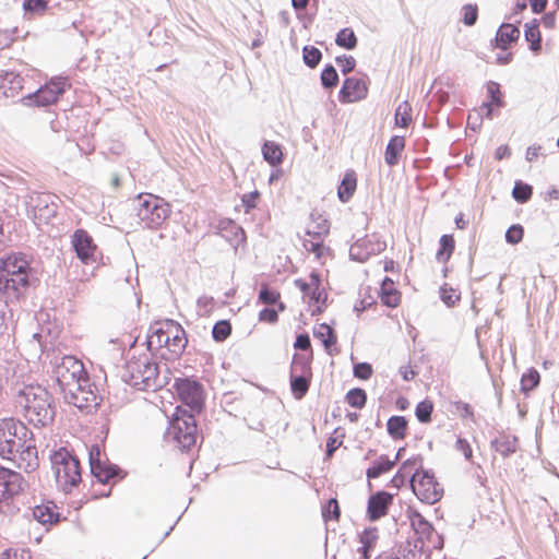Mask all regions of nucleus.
Instances as JSON below:
<instances>
[{
	"instance_id": "52",
	"label": "nucleus",
	"mask_w": 559,
	"mask_h": 559,
	"mask_svg": "<svg viewBox=\"0 0 559 559\" xmlns=\"http://www.w3.org/2000/svg\"><path fill=\"white\" fill-rule=\"evenodd\" d=\"M323 233H324V230L323 231H312L313 238L306 239L304 241V247L306 248V250L313 252L318 258H320L322 254L323 241H324V238H322Z\"/></svg>"
},
{
	"instance_id": "9",
	"label": "nucleus",
	"mask_w": 559,
	"mask_h": 559,
	"mask_svg": "<svg viewBox=\"0 0 559 559\" xmlns=\"http://www.w3.org/2000/svg\"><path fill=\"white\" fill-rule=\"evenodd\" d=\"M71 88V82L66 76H53L35 92L20 98L27 107H49L55 105L60 97Z\"/></svg>"
},
{
	"instance_id": "10",
	"label": "nucleus",
	"mask_w": 559,
	"mask_h": 559,
	"mask_svg": "<svg viewBox=\"0 0 559 559\" xmlns=\"http://www.w3.org/2000/svg\"><path fill=\"white\" fill-rule=\"evenodd\" d=\"M412 491L424 503L435 504L441 500L443 488L440 487L431 469L417 466L409 478Z\"/></svg>"
},
{
	"instance_id": "2",
	"label": "nucleus",
	"mask_w": 559,
	"mask_h": 559,
	"mask_svg": "<svg viewBox=\"0 0 559 559\" xmlns=\"http://www.w3.org/2000/svg\"><path fill=\"white\" fill-rule=\"evenodd\" d=\"M38 281L36 271L22 253H13L0 259V292L7 301H20L28 288Z\"/></svg>"
},
{
	"instance_id": "60",
	"label": "nucleus",
	"mask_w": 559,
	"mask_h": 559,
	"mask_svg": "<svg viewBox=\"0 0 559 559\" xmlns=\"http://www.w3.org/2000/svg\"><path fill=\"white\" fill-rule=\"evenodd\" d=\"M335 61L340 66L343 74H348L356 67V60L353 56L341 55L335 58Z\"/></svg>"
},
{
	"instance_id": "55",
	"label": "nucleus",
	"mask_w": 559,
	"mask_h": 559,
	"mask_svg": "<svg viewBox=\"0 0 559 559\" xmlns=\"http://www.w3.org/2000/svg\"><path fill=\"white\" fill-rule=\"evenodd\" d=\"M463 19L462 22L466 26H474L478 19V8L477 4H465L462 8Z\"/></svg>"
},
{
	"instance_id": "13",
	"label": "nucleus",
	"mask_w": 559,
	"mask_h": 559,
	"mask_svg": "<svg viewBox=\"0 0 559 559\" xmlns=\"http://www.w3.org/2000/svg\"><path fill=\"white\" fill-rule=\"evenodd\" d=\"M56 504L52 501H46L36 506H26L23 501L19 515L27 520H35L43 525H52L60 521V513L56 511Z\"/></svg>"
},
{
	"instance_id": "39",
	"label": "nucleus",
	"mask_w": 559,
	"mask_h": 559,
	"mask_svg": "<svg viewBox=\"0 0 559 559\" xmlns=\"http://www.w3.org/2000/svg\"><path fill=\"white\" fill-rule=\"evenodd\" d=\"M488 100L484 104L495 106L496 108H503L506 103L501 92V85L496 81H488L486 84Z\"/></svg>"
},
{
	"instance_id": "42",
	"label": "nucleus",
	"mask_w": 559,
	"mask_h": 559,
	"mask_svg": "<svg viewBox=\"0 0 559 559\" xmlns=\"http://www.w3.org/2000/svg\"><path fill=\"white\" fill-rule=\"evenodd\" d=\"M412 106L408 100H403L394 112V124L400 128H407L412 123Z\"/></svg>"
},
{
	"instance_id": "40",
	"label": "nucleus",
	"mask_w": 559,
	"mask_h": 559,
	"mask_svg": "<svg viewBox=\"0 0 559 559\" xmlns=\"http://www.w3.org/2000/svg\"><path fill=\"white\" fill-rule=\"evenodd\" d=\"M320 82L324 90L332 91L340 82L338 73L332 63H326L320 74Z\"/></svg>"
},
{
	"instance_id": "16",
	"label": "nucleus",
	"mask_w": 559,
	"mask_h": 559,
	"mask_svg": "<svg viewBox=\"0 0 559 559\" xmlns=\"http://www.w3.org/2000/svg\"><path fill=\"white\" fill-rule=\"evenodd\" d=\"M83 372H85V370L82 361L71 355L63 356L61 361L53 369L56 382L60 390L64 385H69L70 381Z\"/></svg>"
},
{
	"instance_id": "37",
	"label": "nucleus",
	"mask_w": 559,
	"mask_h": 559,
	"mask_svg": "<svg viewBox=\"0 0 559 559\" xmlns=\"http://www.w3.org/2000/svg\"><path fill=\"white\" fill-rule=\"evenodd\" d=\"M335 44L346 50H354L357 47L358 38L350 27L341 28L334 39Z\"/></svg>"
},
{
	"instance_id": "34",
	"label": "nucleus",
	"mask_w": 559,
	"mask_h": 559,
	"mask_svg": "<svg viewBox=\"0 0 559 559\" xmlns=\"http://www.w3.org/2000/svg\"><path fill=\"white\" fill-rule=\"evenodd\" d=\"M395 466V461H391L388 455L381 454L373 463L366 469L368 479H376L381 475L390 472Z\"/></svg>"
},
{
	"instance_id": "38",
	"label": "nucleus",
	"mask_w": 559,
	"mask_h": 559,
	"mask_svg": "<svg viewBox=\"0 0 559 559\" xmlns=\"http://www.w3.org/2000/svg\"><path fill=\"white\" fill-rule=\"evenodd\" d=\"M540 383V374L534 367L528 368L521 376V392L528 395L530 392L535 390Z\"/></svg>"
},
{
	"instance_id": "15",
	"label": "nucleus",
	"mask_w": 559,
	"mask_h": 559,
	"mask_svg": "<svg viewBox=\"0 0 559 559\" xmlns=\"http://www.w3.org/2000/svg\"><path fill=\"white\" fill-rule=\"evenodd\" d=\"M64 402L69 405H73L82 412L92 413L96 411L102 403V397L98 394V389L94 386L84 390L82 393H73L71 389L64 391Z\"/></svg>"
},
{
	"instance_id": "58",
	"label": "nucleus",
	"mask_w": 559,
	"mask_h": 559,
	"mask_svg": "<svg viewBox=\"0 0 559 559\" xmlns=\"http://www.w3.org/2000/svg\"><path fill=\"white\" fill-rule=\"evenodd\" d=\"M260 197H261V193L258 190H253L249 193H245L241 197V203L245 209V213H250L253 209L257 207Z\"/></svg>"
},
{
	"instance_id": "50",
	"label": "nucleus",
	"mask_w": 559,
	"mask_h": 559,
	"mask_svg": "<svg viewBox=\"0 0 559 559\" xmlns=\"http://www.w3.org/2000/svg\"><path fill=\"white\" fill-rule=\"evenodd\" d=\"M439 293L441 301L449 308L454 307L461 299V293L447 283L440 286Z\"/></svg>"
},
{
	"instance_id": "11",
	"label": "nucleus",
	"mask_w": 559,
	"mask_h": 559,
	"mask_svg": "<svg viewBox=\"0 0 559 559\" xmlns=\"http://www.w3.org/2000/svg\"><path fill=\"white\" fill-rule=\"evenodd\" d=\"M173 389L178 400L189 407V412L202 413L205 406V393L202 383L194 377L175 378Z\"/></svg>"
},
{
	"instance_id": "32",
	"label": "nucleus",
	"mask_w": 559,
	"mask_h": 559,
	"mask_svg": "<svg viewBox=\"0 0 559 559\" xmlns=\"http://www.w3.org/2000/svg\"><path fill=\"white\" fill-rule=\"evenodd\" d=\"M263 159L272 167H276L283 163L284 155L281 144L274 141H264L262 144Z\"/></svg>"
},
{
	"instance_id": "64",
	"label": "nucleus",
	"mask_w": 559,
	"mask_h": 559,
	"mask_svg": "<svg viewBox=\"0 0 559 559\" xmlns=\"http://www.w3.org/2000/svg\"><path fill=\"white\" fill-rule=\"evenodd\" d=\"M294 348L297 350H310L311 349V340L307 332L297 334L296 340L294 342Z\"/></svg>"
},
{
	"instance_id": "22",
	"label": "nucleus",
	"mask_w": 559,
	"mask_h": 559,
	"mask_svg": "<svg viewBox=\"0 0 559 559\" xmlns=\"http://www.w3.org/2000/svg\"><path fill=\"white\" fill-rule=\"evenodd\" d=\"M91 474L100 484H108L110 480L120 481L127 476V472L109 462L107 457L94 471H91Z\"/></svg>"
},
{
	"instance_id": "56",
	"label": "nucleus",
	"mask_w": 559,
	"mask_h": 559,
	"mask_svg": "<svg viewBox=\"0 0 559 559\" xmlns=\"http://www.w3.org/2000/svg\"><path fill=\"white\" fill-rule=\"evenodd\" d=\"M373 373L372 366L369 362L361 361L354 364L353 374L359 380H369Z\"/></svg>"
},
{
	"instance_id": "19",
	"label": "nucleus",
	"mask_w": 559,
	"mask_h": 559,
	"mask_svg": "<svg viewBox=\"0 0 559 559\" xmlns=\"http://www.w3.org/2000/svg\"><path fill=\"white\" fill-rule=\"evenodd\" d=\"M520 20H515L514 23L503 22L497 29L495 38L491 40V45L495 48L501 50H508L512 44H515L520 38Z\"/></svg>"
},
{
	"instance_id": "3",
	"label": "nucleus",
	"mask_w": 559,
	"mask_h": 559,
	"mask_svg": "<svg viewBox=\"0 0 559 559\" xmlns=\"http://www.w3.org/2000/svg\"><path fill=\"white\" fill-rule=\"evenodd\" d=\"M17 403L24 408V417L35 428H46L53 424L57 415L56 400L44 386L25 385L19 391Z\"/></svg>"
},
{
	"instance_id": "43",
	"label": "nucleus",
	"mask_w": 559,
	"mask_h": 559,
	"mask_svg": "<svg viewBox=\"0 0 559 559\" xmlns=\"http://www.w3.org/2000/svg\"><path fill=\"white\" fill-rule=\"evenodd\" d=\"M533 187L522 180H515L512 189V198L519 203L524 204L531 200Z\"/></svg>"
},
{
	"instance_id": "51",
	"label": "nucleus",
	"mask_w": 559,
	"mask_h": 559,
	"mask_svg": "<svg viewBox=\"0 0 559 559\" xmlns=\"http://www.w3.org/2000/svg\"><path fill=\"white\" fill-rule=\"evenodd\" d=\"M341 508L336 498H330L322 507V518L325 522L338 521Z\"/></svg>"
},
{
	"instance_id": "12",
	"label": "nucleus",
	"mask_w": 559,
	"mask_h": 559,
	"mask_svg": "<svg viewBox=\"0 0 559 559\" xmlns=\"http://www.w3.org/2000/svg\"><path fill=\"white\" fill-rule=\"evenodd\" d=\"M386 243L381 240L376 234L371 236H364L357 239L349 248V259L357 262H365L371 255H377L384 251Z\"/></svg>"
},
{
	"instance_id": "54",
	"label": "nucleus",
	"mask_w": 559,
	"mask_h": 559,
	"mask_svg": "<svg viewBox=\"0 0 559 559\" xmlns=\"http://www.w3.org/2000/svg\"><path fill=\"white\" fill-rule=\"evenodd\" d=\"M524 236V228L520 224L511 225L504 235L506 241L510 245H518L522 241Z\"/></svg>"
},
{
	"instance_id": "1",
	"label": "nucleus",
	"mask_w": 559,
	"mask_h": 559,
	"mask_svg": "<svg viewBox=\"0 0 559 559\" xmlns=\"http://www.w3.org/2000/svg\"><path fill=\"white\" fill-rule=\"evenodd\" d=\"M0 457L25 473L38 467L34 433L22 420L14 417L0 419Z\"/></svg>"
},
{
	"instance_id": "35",
	"label": "nucleus",
	"mask_w": 559,
	"mask_h": 559,
	"mask_svg": "<svg viewBox=\"0 0 559 559\" xmlns=\"http://www.w3.org/2000/svg\"><path fill=\"white\" fill-rule=\"evenodd\" d=\"M258 302L266 306L276 305L278 311L285 310V304L281 301V294L267 284H262L258 294Z\"/></svg>"
},
{
	"instance_id": "25",
	"label": "nucleus",
	"mask_w": 559,
	"mask_h": 559,
	"mask_svg": "<svg viewBox=\"0 0 559 559\" xmlns=\"http://www.w3.org/2000/svg\"><path fill=\"white\" fill-rule=\"evenodd\" d=\"M519 438L504 432L499 433L498 437L490 441V447L493 451L499 453L503 459L510 457L519 450Z\"/></svg>"
},
{
	"instance_id": "48",
	"label": "nucleus",
	"mask_w": 559,
	"mask_h": 559,
	"mask_svg": "<svg viewBox=\"0 0 559 559\" xmlns=\"http://www.w3.org/2000/svg\"><path fill=\"white\" fill-rule=\"evenodd\" d=\"M381 302L389 308H396L401 301V293L395 287L379 289Z\"/></svg>"
},
{
	"instance_id": "47",
	"label": "nucleus",
	"mask_w": 559,
	"mask_h": 559,
	"mask_svg": "<svg viewBox=\"0 0 559 559\" xmlns=\"http://www.w3.org/2000/svg\"><path fill=\"white\" fill-rule=\"evenodd\" d=\"M433 403L429 399L420 401L415 407V416L421 424H429L432 419Z\"/></svg>"
},
{
	"instance_id": "5",
	"label": "nucleus",
	"mask_w": 559,
	"mask_h": 559,
	"mask_svg": "<svg viewBox=\"0 0 559 559\" xmlns=\"http://www.w3.org/2000/svg\"><path fill=\"white\" fill-rule=\"evenodd\" d=\"M25 479L16 471L0 466V514L14 518L20 514L24 501Z\"/></svg>"
},
{
	"instance_id": "44",
	"label": "nucleus",
	"mask_w": 559,
	"mask_h": 559,
	"mask_svg": "<svg viewBox=\"0 0 559 559\" xmlns=\"http://www.w3.org/2000/svg\"><path fill=\"white\" fill-rule=\"evenodd\" d=\"M322 57V51L319 48L311 45L302 47V61L308 68H317L321 62Z\"/></svg>"
},
{
	"instance_id": "18",
	"label": "nucleus",
	"mask_w": 559,
	"mask_h": 559,
	"mask_svg": "<svg viewBox=\"0 0 559 559\" xmlns=\"http://www.w3.org/2000/svg\"><path fill=\"white\" fill-rule=\"evenodd\" d=\"M393 498L394 495L385 490H378L370 495L367 502V519L371 522H376L383 518L393 503Z\"/></svg>"
},
{
	"instance_id": "17",
	"label": "nucleus",
	"mask_w": 559,
	"mask_h": 559,
	"mask_svg": "<svg viewBox=\"0 0 559 559\" xmlns=\"http://www.w3.org/2000/svg\"><path fill=\"white\" fill-rule=\"evenodd\" d=\"M368 84L364 79L348 76L338 91V100L342 104L360 102L368 96Z\"/></svg>"
},
{
	"instance_id": "57",
	"label": "nucleus",
	"mask_w": 559,
	"mask_h": 559,
	"mask_svg": "<svg viewBox=\"0 0 559 559\" xmlns=\"http://www.w3.org/2000/svg\"><path fill=\"white\" fill-rule=\"evenodd\" d=\"M325 334H326V337L322 338V341H321L325 353L330 356H334V355L338 354V350L336 348L337 336H336L334 329L328 330V332H325Z\"/></svg>"
},
{
	"instance_id": "29",
	"label": "nucleus",
	"mask_w": 559,
	"mask_h": 559,
	"mask_svg": "<svg viewBox=\"0 0 559 559\" xmlns=\"http://www.w3.org/2000/svg\"><path fill=\"white\" fill-rule=\"evenodd\" d=\"M357 188V176L353 169L346 170L337 186V198L342 203L348 202Z\"/></svg>"
},
{
	"instance_id": "7",
	"label": "nucleus",
	"mask_w": 559,
	"mask_h": 559,
	"mask_svg": "<svg viewBox=\"0 0 559 559\" xmlns=\"http://www.w3.org/2000/svg\"><path fill=\"white\" fill-rule=\"evenodd\" d=\"M136 216L148 229H159L171 214V206L163 198L152 193H140L133 200Z\"/></svg>"
},
{
	"instance_id": "62",
	"label": "nucleus",
	"mask_w": 559,
	"mask_h": 559,
	"mask_svg": "<svg viewBox=\"0 0 559 559\" xmlns=\"http://www.w3.org/2000/svg\"><path fill=\"white\" fill-rule=\"evenodd\" d=\"M278 312H280L278 309L276 310L271 307H264L259 312V320L261 322H267V323L274 324L278 321Z\"/></svg>"
},
{
	"instance_id": "20",
	"label": "nucleus",
	"mask_w": 559,
	"mask_h": 559,
	"mask_svg": "<svg viewBox=\"0 0 559 559\" xmlns=\"http://www.w3.org/2000/svg\"><path fill=\"white\" fill-rule=\"evenodd\" d=\"M406 515L411 523L412 530L418 536V542L424 545L425 540H430L435 532L432 523L428 521L418 510L412 507L407 508Z\"/></svg>"
},
{
	"instance_id": "28",
	"label": "nucleus",
	"mask_w": 559,
	"mask_h": 559,
	"mask_svg": "<svg viewBox=\"0 0 559 559\" xmlns=\"http://www.w3.org/2000/svg\"><path fill=\"white\" fill-rule=\"evenodd\" d=\"M404 148L405 138L402 135H392L384 151V160L386 165L390 167L396 166L400 163Z\"/></svg>"
},
{
	"instance_id": "27",
	"label": "nucleus",
	"mask_w": 559,
	"mask_h": 559,
	"mask_svg": "<svg viewBox=\"0 0 559 559\" xmlns=\"http://www.w3.org/2000/svg\"><path fill=\"white\" fill-rule=\"evenodd\" d=\"M378 530L377 527H366L359 535L358 539L361 544L360 547L357 548V552L359 554V559H370L372 551L376 547L378 540Z\"/></svg>"
},
{
	"instance_id": "61",
	"label": "nucleus",
	"mask_w": 559,
	"mask_h": 559,
	"mask_svg": "<svg viewBox=\"0 0 559 559\" xmlns=\"http://www.w3.org/2000/svg\"><path fill=\"white\" fill-rule=\"evenodd\" d=\"M453 405L456 412L460 414L461 418L471 419L472 421H475L474 408L472 407L471 404L463 401H455Z\"/></svg>"
},
{
	"instance_id": "23",
	"label": "nucleus",
	"mask_w": 559,
	"mask_h": 559,
	"mask_svg": "<svg viewBox=\"0 0 559 559\" xmlns=\"http://www.w3.org/2000/svg\"><path fill=\"white\" fill-rule=\"evenodd\" d=\"M165 325L168 328L170 333L169 346H166L169 352L179 356L182 354L188 345L187 333L180 323L173 319H166Z\"/></svg>"
},
{
	"instance_id": "49",
	"label": "nucleus",
	"mask_w": 559,
	"mask_h": 559,
	"mask_svg": "<svg viewBox=\"0 0 559 559\" xmlns=\"http://www.w3.org/2000/svg\"><path fill=\"white\" fill-rule=\"evenodd\" d=\"M231 334V324L229 320H218L212 328V337L215 342L222 343Z\"/></svg>"
},
{
	"instance_id": "59",
	"label": "nucleus",
	"mask_w": 559,
	"mask_h": 559,
	"mask_svg": "<svg viewBox=\"0 0 559 559\" xmlns=\"http://www.w3.org/2000/svg\"><path fill=\"white\" fill-rule=\"evenodd\" d=\"M103 461H105V459H103L100 445L97 443L92 444L88 449V462L91 471H94L95 467L100 465Z\"/></svg>"
},
{
	"instance_id": "6",
	"label": "nucleus",
	"mask_w": 559,
	"mask_h": 559,
	"mask_svg": "<svg viewBox=\"0 0 559 559\" xmlns=\"http://www.w3.org/2000/svg\"><path fill=\"white\" fill-rule=\"evenodd\" d=\"M166 435L181 452H190L199 437L195 415L183 406H176Z\"/></svg>"
},
{
	"instance_id": "8",
	"label": "nucleus",
	"mask_w": 559,
	"mask_h": 559,
	"mask_svg": "<svg viewBox=\"0 0 559 559\" xmlns=\"http://www.w3.org/2000/svg\"><path fill=\"white\" fill-rule=\"evenodd\" d=\"M51 469L57 485L64 491H71L81 483V465L79 459L61 447L50 454Z\"/></svg>"
},
{
	"instance_id": "63",
	"label": "nucleus",
	"mask_w": 559,
	"mask_h": 559,
	"mask_svg": "<svg viewBox=\"0 0 559 559\" xmlns=\"http://www.w3.org/2000/svg\"><path fill=\"white\" fill-rule=\"evenodd\" d=\"M227 227H230V233L237 238L238 236L241 237V240H245L246 234L241 226L237 225L231 219H225L219 222V229L225 230Z\"/></svg>"
},
{
	"instance_id": "31",
	"label": "nucleus",
	"mask_w": 559,
	"mask_h": 559,
	"mask_svg": "<svg viewBox=\"0 0 559 559\" xmlns=\"http://www.w3.org/2000/svg\"><path fill=\"white\" fill-rule=\"evenodd\" d=\"M524 38L528 43L531 51H540L542 34L539 31V21L537 19H533L531 22L524 24Z\"/></svg>"
},
{
	"instance_id": "26",
	"label": "nucleus",
	"mask_w": 559,
	"mask_h": 559,
	"mask_svg": "<svg viewBox=\"0 0 559 559\" xmlns=\"http://www.w3.org/2000/svg\"><path fill=\"white\" fill-rule=\"evenodd\" d=\"M417 465L423 466V457L419 454L405 460L400 465L395 475L391 478L390 486L397 489L404 486L407 479L409 480L412 476V469Z\"/></svg>"
},
{
	"instance_id": "21",
	"label": "nucleus",
	"mask_w": 559,
	"mask_h": 559,
	"mask_svg": "<svg viewBox=\"0 0 559 559\" xmlns=\"http://www.w3.org/2000/svg\"><path fill=\"white\" fill-rule=\"evenodd\" d=\"M169 342L170 333L165 323L154 322L150 325L145 345L151 354L154 355L162 347L169 346Z\"/></svg>"
},
{
	"instance_id": "53",
	"label": "nucleus",
	"mask_w": 559,
	"mask_h": 559,
	"mask_svg": "<svg viewBox=\"0 0 559 559\" xmlns=\"http://www.w3.org/2000/svg\"><path fill=\"white\" fill-rule=\"evenodd\" d=\"M22 8L25 14H40L48 9V0H23Z\"/></svg>"
},
{
	"instance_id": "14",
	"label": "nucleus",
	"mask_w": 559,
	"mask_h": 559,
	"mask_svg": "<svg viewBox=\"0 0 559 559\" xmlns=\"http://www.w3.org/2000/svg\"><path fill=\"white\" fill-rule=\"evenodd\" d=\"M71 246L82 263L88 264L96 261L97 246L87 230L83 228L75 229L71 235Z\"/></svg>"
},
{
	"instance_id": "46",
	"label": "nucleus",
	"mask_w": 559,
	"mask_h": 559,
	"mask_svg": "<svg viewBox=\"0 0 559 559\" xmlns=\"http://www.w3.org/2000/svg\"><path fill=\"white\" fill-rule=\"evenodd\" d=\"M94 386V383L91 381L87 372L81 373L79 377H75L72 381L69 382V385H64L60 391L64 396V391L71 389L73 393L83 392L84 390Z\"/></svg>"
},
{
	"instance_id": "36",
	"label": "nucleus",
	"mask_w": 559,
	"mask_h": 559,
	"mask_svg": "<svg viewBox=\"0 0 559 559\" xmlns=\"http://www.w3.org/2000/svg\"><path fill=\"white\" fill-rule=\"evenodd\" d=\"M455 249V240L453 235L444 234L439 239V249L436 253L438 262L447 263Z\"/></svg>"
},
{
	"instance_id": "45",
	"label": "nucleus",
	"mask_w": 559,
	"mask_h": 559,
	"mask_svg": "<svg viewBox=\"0 0 559 559\" xmlns=\"http://www.w3.org/2000/svg\"><path fill=\"white\" fill-rule=\"evenodd\" d=\"M345 401L350 407L361 409L367 403V393L361 388H353L347 391Z\"/></svg>"
},
{
	"instance_id": "4",
	"label": "nucleus",
	"mask_w": 559,
	"mask_h": 559,
	"mask_svg": "<svg viewBox=\"0 0 559 559\" xmlns=\"http://www.w3.org/2000/svg\"><path fill=\"white\" fill-rule=\"evenodd\" d=\"M123 382L140 391H156L165 386L160 381L158 365L146 355L132 357L120 371Z\"/></svg>"
},
{
	"instance_id": "24",
	"label": "nucleus",
	"mask_w": 559,
	"mask_h": 559,
	"mask_svg": "<svg viewBox=\"0 0 559 559\" xmlns=\"http://www.w3.org/2000/svg\"><path fill=\"white\" fill-rule=\"evenodd\" d=\"M24 79L14 71L0 73V94L5 98H14L23 90Z\"/></svg>"
},
{
	"instance_id": "33",
	"label": "nucleus",
	"mask_w": 559,
	"mask_h": 559,
	"mask_svg": "<svg viewBox=\"0 0 559 559\" xmlns=\"http://www.w3.org/2000/svg\"><path fill=\"white\" fill-rule=\"evenodd\" d=\"M408 420L405 416L393 415L386 421L388 435L393 440H403L407 433Z\"/></svg>"
},
{
	"instance_id": "41",
	"label": "nucleus",
	"mask_w": 559,
	"mask_h": 559,
	"mask_svg": "<svg viewBox=\"0 0 559 559\" xmlns=\"http://www.w3.org/2000/svg\"><path fill=\"white\" fill-rule=\"evenodd\" d=\"M311 361L312 354L310 353L308 356L304 354L295 353L293 355V360L290 364L289 372H298L302 374H312L311 372Z\"/></svg>"
},
{
	"instance_id": "30",
	"label": "nucleus",
	"mask_w": 559,
	"mask_h": 559,
	"mask_svg": "<svg viewBox=\"0 0 559 559\" xmlns=\"http://www.w3.org/2000/svg\"><path fill=\"white\" fill-rule=\"evenodd\" d=\"M312 374L289 372L290 392L296 400H302L310 388Z\"/></svg>"
}]
</instances>
